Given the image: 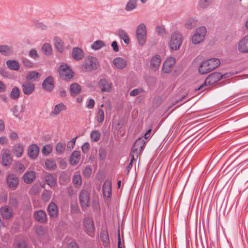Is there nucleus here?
<instances>
[{
    "instance_id": "052dcab7",
    "label": "nucleus",
    "mask_w": 248,
    "mask_h": 248,
    "mask_svg": "<svg viewBox=\"0 0 248 248\" xmlns=\"http://www.w3.org/2000/svg\"><path fill=\"white\" fill-rule=\"evenodd\" d=\"M22 62L25 66L31 67L32 66V63L31 61H30L29 59L26 58H22Z\"/></svg>"
},
{
    "instance_id": "ddd939ff",
    "label": "nucleus",
    "mask_w": 248,
    "mask_h": 248,
    "mask_svg": "<svg viewBox=\"0 0 248 248\" xmlns=\"http://www.w3.org/2000/svg\"><path fill=\"white\" fill-rule=\"evenodd\" d=\"M176 62L175 59L171 57L167 59L163 64L162 71L165 73H170Z\"/></svg>"
},
{
    "instance_id": "a19ab883",
    "label": "nucleus",
    "mask_w": 248,
    "mask_h": 248,
    "mask_svg": "<svg viewBox=\"0 0 248 248\" xmlns=\"http://www.w3.org/2000/svg\"><path fill=\"white\" fill-rule=\"evenodd\" d=\"M73 183L76 187H79L82 184L81 176L79 174H75L73 176Z\"/></svg>"
},
{
    "instance_id": "6e6d98bb",
    "label": "nucleus",
    "mask_w": 248,
    "mask_h": 248,
    "mask_svg": "<svg viewBox=\"0 0 248 248\" xmlns=\"http://www.w3.org/2000/svg\"><path fill=\"white\" fill-rule=\"evenodd\" d=\"M143 92H144V90L142 88H137L131 91L129 93V95L131 96H136Z\"/></svg>"
},
{
    "instance_id": "f8f14e48",
    "label": "nucleus",
    "mask_w": 248,
    "mask_h": 248,
    "mask_svg": "<svg viewBox=\"0 0 248 248\" xmlns=\"http://www.w3.org/2000/svg\"><path fill=\"white\" fill-rule=\"evenodd\" d=\"M42 88L49 92H51L54 87V79L52 76L46 77L42 83Z\"/></svg>"
},
{
    "instance_id": "58836bf2",
    "label": "nucleus",
    "mask_w": 248,
    "mask_h": 248,
    "mask_svg": "<svg viewBox=\"0 0 248 248\" xmlns=\"http://www.w3.org/2000/svg\"><path fill=\"white\" fill-rule=\"evenodd\" d=\"M105 46L104 42L101 40H97L93 43L91 48L93 50H97Z\"/></svg>"
},
{
    "instance_id": "69168bd1",
    "label": "nucleus",
    "mask_w": 248,
    "mask_h": 248,
    "mask_svg": "<svg viewBox=\"0 0 248 248\" xmlns=\"http://www.w3.org/2000/svg\"><path fill=\"white\" fill-rule=\"evenodd\" d=\"M90 144L88 142H85L82 146V151L84 153H87L89 151Z\"/></svg>"
},
{
    "instance_id": "473e14b6",
    "label": "nucleus",
    "mask_w": 248,
    "mask_h": 248,
    "mask_svg": "<svg viewBox=\"0 0 248 248\" xmlns=\"http://www.w3.org/2000/svg\"><path fill=\"white\" fill-rule=\"evenodd\" d=\"M0 53L3 55L7 56L13 53V49L11 46L0 45Z\"/></svg>"
},
{
    "instance_id": "9d476101",
    "label": "nucleus",
    "mask_w": 248,
    "mask_h": 248,
    "mask_svg": "<svg viewBox=\"0 0 248 248\" xmlns=\"http://www.w3.org/2000/svg\"><path fill=\"white\" fill-rule=\"evenodd\" d=\"M98 87L104 92L109 93L112 89V83L108 79L101 78L98 81Z\"/></svg>"
},
{
    "instance_id": "a211bd4d",
    "label": "nucleus",
    "mask_w": 248,
    "mask_h": 248,
    "mask_svg": "<svg viewBox=\"0 0 248 248\" xmlns=\"http://www.w3.org/2000/svg\"><path fill=\"white\" fill-rule=\"evenodd\" d=\"M33 217L36 221L41 223H45L47 218L46 212L42 210L35 212Z\"/></svg>"
},
{
    "instance_id": "2f4dec72",
    "label": "nucleus",
    "mask_w": 248,
    "mask_h": 248,
    "mask_svg": "<svg viewBox=\"0 0 248 248\" xmlns=\"http://www.w3.org/2000/svg\"><path fill=\"white\" fill-rule=\"evenodd\" d=\"M66 108V106L62 103H60L55 106L54 110L51 112V114L54 115H58L62 110H65Z\"/></svg>"
},
{
    "instance_id": "bb28decb",
    "label": "nucleus",
    "mask_w": 248,
    "mask_h": 248,
    "mask_svg": "<svg viewBox=\"0 0 248 248\" xmlns=\"http://www.w3.org/2000/svg\"><path fill=\"white\" fill-rule=\"evenodd\" d=\"M12 161V158L10 155L9 151L8 150H5L2 156V164L3 166H9Z\"/></svg>"
},
{
    "instance_id": "393cba45",
    "label": "nucleus",
    "mask_w": 248,
    "mask_h": 248,
    "mask_svg": "<svg viewBox=\"0 0 248 248\" xmlns=\"http://www.w3.org/2000/svg\"><path fill=\"white\" fill-rule=\"evenodd\" d=\"M45 180L47 184L51 188L55 186L57 184L56 178L52 174L47 173L45 176Z\"/></svg>"
},
{
    "instance_id": "5fc2aeb1",
    "label": "nucleus",
    "mask_w": 248,
    "mask_h": 248,
    "mask_svg": "<svg viewBox=\"0 0 248 248\" xmlns=\"http://www.w3.org/2000/svg\"><path fill=\"white\" fill-rule=\"evenodd\" d=\"M9 204L14 207H16L18 206V201L16 198L14 196H10L9 200Z\"/></svg>"
},
{
    "instance_id": "a18cd8bd",
    "label": "nucleus",
    "mask_w": 248,
    "mask_h": 248,
    "mask_svg": "<svg viewBox=\"0 0 248 248\" xmlns=\"http://www.w3.org/2000/svg\"><path fill=\"white\" fill-rule=\"evenodd\" d=\"M26 244L23 240L16 239L15 240L14 248H26Z\"/></svg>"
},
{
    "instance_id": "4468645a",
    "label": "nucleus",
    "mask_w": 248,
    "mask_h": 248,
    "mask_svg": "<svg viewBox=\"0 0 248 248\" xmlns=\"http://www.w3.org/2000/svg\"><path fill=\"white\" fill-rule=\"evenodd\" d=\"M0 215L5 219H9L14 216L13 210L8 206H5L0 208Z\"/></svg>"
},
{
    "instance_id": "37998d69",
    "label": "nucleus",
    "mask_w": 248,
    "mask_h": 248,
    "mask_svg": "<svg viewBox=\"0 0 248 248\" xmlns=\"http://www.w3.org/2000/svg\"><path fill=\"white\" fill-rule=\"evenodd\" d=\"M42 50L43 53L46 55H49L52 52L51 46L48 43H45L43 45Z\"/></svg>"
},
{
    "instance_id": "c756f323",
    "label": "nucleus",
    "mask_w": 248,
    "mask_h": 248,
    "mask_svg": "<svg viewBox=\"0 0 248 248\" xmlns=\"http://www.w3.org/2000/svg\"><path fill=\"white\" fill-rule=\"evenodd\" d=\"M6 65L11 70L17 71L20 68V65L18 62L16 60H7L6 61Z\"/></svg>"
},
{
    "instance_id": "423d86ee",
    "label": "nucleus",
    "mask_w": 248,
    "mask_h": 248,
    "mask_svg": "<svg viewBox=\"0 0 248 248\" xmlns=\"http://www.w3.org/2000/svg\"><path fill=\"white\" fill-rule=\"evenodd\" d=\"M145 143L144 140L141 138L136 140L132 147L130 155L131 156L133 155L134 157L135 156L138 157L142 152Z\"/></svg>"
},
{
    "instance_id": "4c0bfd02",
    "label": "nucleus",
    "mask_w": 248,
    "mask_h": 248,
    "mask_svg": "<svg viewBox=\"0 0 248 248\" xmlns=\"http://www.w3.org/2000/svg\"><path fill=\"white\" fill-rule=\"evenodd\" d=\"M137 0H129L125 6V10L126 11H131L135 9L137 7Z\"/></svg>"
},
{
    "instance_id": "6e6552de",
    "label": "nucleus",
    "mask_w": 248,
    "mask_h": 248,
    "mask_svg": "<svg viewBox=\"0 0 248 248\" xmlns=\"http://www.w3.org/2000/svg\"><path fill=\"white\" fill-rule=\"evenodd\" d=\"M221 74L219 72H215L209 75L205 79L204 82L198 88V90H202L204 86L207 84H212L221 79Z\"/></svg>"
},
{
    "instance_id": "49530a36",
    "label": "nucleus",
    "mask_w": 248,
    "mask_h": 248,
    "mask_svg": "<svg viewBox=\"0 0 248 248\" xmlns=\"http://www.w3.org/2000/svg\"><path fill=\"white\" fill-rule=\"evenodd\" d=\"M214 0H199V5L202 8H206L210 5Z\"/></svg>"
},
{
    "instance_id": "0eeeda50",
    "label": "nucleus",
    "mask_w": 248,
    "mask_h": 248,
    "mask_svg": "<svg viewBox=\"0 0 248 248\" xmlns=\"http://www.w3.org/2000/svg\"><path fill=\"white\" fill-rule=\"evenodd\" d=\"M58 71L60 77L64 80H69L74 76V73L66 64L61 65Z\"/></svg>"
},
{
    "instance_id": "09e8293b",
    "label": "nucleus",
    "mask_w": 248,
    "mask_h": 248,
    "mask_svg": "<svg viewBox=\"0 0 248 248\" xmlns=\"http://www.w3.org/2000/svg\"><path fill=\"white\" fill-rule=\"evenodd\" d=\"M45 165L48 170H55L56 165L54 161L50 159H47L45 162Z\"/></svg>"
},
{
    "instance_id": "9b49d317",
    "label": "nucleus",
    "mask_w": 248,
    "mask_h": 248,
    "mask_svg": "<svg viewBox=\"0 0 248 248\" xmlns=\"http://www.w3.org/2000/svg\"><path fill=\"white\" fill-rule=\"evenodd\" d=\"M85 232L89 235L93 236L94 232L93 222L92 218L86 217L83 222Z\"/></svg>"
},
{
    "instance_id": "c03bdc74",
    "label": "nucleus",
    "mask_w": 248,
    "mask_h": 248,
    "mask_svg": "<svg viewBox=\"0 0 248 248\" xmlns=\"http://www.w3.org/2000/svg\"><path fill=\"white\" fill-rule=\"evenodd\" d=\"M65 144L62 142H59L56 146V151L57 154L61 155L64 152Z\"/></svg>"
},
{
    "instance_id": "79ce46f5",
    "label": "nucleus",
    "mask_w": 248,
    "mask_h": 248,
    "mask_svg": "<svg viewBox=\"0 0 248 248\" xmlns=\"http://www.w3.org/2000/svg\"><path fill=\"white\" fill-rule=\"evenodd\" d=\"M20 95V90L17 87H14L11 91L10 96V97L13 99L16 100L17 99Z\"/></svg>"
},
{
    "instance_id": "a878e982",
    "label": "nucleus",
    "mask_w": 248,
    "mask_h": 248,
    "mask_svg": "<svg viewBox=\"0 0 248 248\" xmlns=\"http://www.w3.org/2000/svg\"><path fill=\"white\" fill-rule=\"evenodd\" d=\"M80 152L78 151H74L70 158L69 161L71 165H77L80 159Z\"/></svg>"
},
{
    "instance_id": "f03ea898",
    "label": "nucleus",
    "mask_w": 248,
    "mask_h": 248,
    "mask_svg": "<svg viewBox=\"0 0 248 248\" xmlns=\"http://www.w3.org/2000/svg\"><path fill=\"white\" fill-rule=\"evenodd\" d=\"M136 36L140 45L144 46L147 40V30L145 25L140 23L137 27Z\"/></svg>"
},
{
    "instance_id": "774afa93",
    "label": "nucleus",
    "mask_w": 248,
    "mask_h": 248,
    "mask_svg": "<svg viewBox=\"0 0 248 248\" xmlns=\"http://www.w3.org/2000/svg\"><path fill=\"white\" fill-rule=\"evenodd\" d=\"M68 248H79L75 242L72 241L68 245Z\"/></svg>"
},
{
    "instance_id": "680f3d73",
    "label": "nucleus",
    "mask_w": 248,
    "mask_h": 248,
    "mask_svg": "<svg viewBox=\"0 0 248 248\" xmlns=\"http://www.w3.org/2000/svg\"><path fill=\"white\" fill-rule=\"evenodd\" d=\"M12 111L13 112V113L14 115L16 117V118H20L19 116V110H18V107L17 106H15L12 108Z\"/></svg>"
},
{
    "instance_id": "cd10ccee",
    "label": "nucleus",
    "mask_w": 248,
    "mask_h": 248,
    "mask_svg": "<svg viewBox=\"0 0 248 248\" xmlns=\"http://www.w3.org/2000/svg\"><path fill=\"white\" fill-rule=\"evenodd\" d=\"M39 149L36 144H32L29 148L28 154L32 159L36 158L38 155Z\"/></svg>"
},
{
    "instance_id": "7c9ffc66",
    "label": "nucleus",
    "mask_w": 248,
    "mask_h": 248,
    "mask_svg": "<svg viewBox=\"0 0 248 248\" xmlns=\"http://www.w3.org/2000/svg\"><path fill=\"white\" fill-rule=\"evenodd\" d=\"M70 92L72 96H77L81 92V87L80 85L77 83L72 84L70 86Z\"/></svg>"
},
{
    "instance_id": "5701e85b",
    "label": "nucleus",
    "mask_w": 248,
    "mask_h": 248,
    "mask_svg": "<svg viewBox=\"0 0 248 248\" xmlns=\"http://www.w3.org/2000/svg\"><path fill=\"white\" fill-rule=\"evenodd\" d=\"M7 183L10 188H15L18 183V178L15 175L10 174L7 176Z\"/></svg>"
},
{
    "instance_id": "4be33fe9",
    "label": "nucleus",
    "mask_w": 248,
    "mask_h": 248,
    "mask_svg": "<svg viewBox=\"0 0 248 248\" xmlns=\"http://www.w3.org/2000/svg\"><path fill=\"white\" fill-rule=\"evenodd\" d=\"M113 64L118 69H123L127 65L126 60L121 57H116L113 60Z\"/></svg>"
},
{
    "instance_id": "e2e57ef3",
    "label": "nucleus",
    "mask_w": 248,
    "mask_h": 248,
    "mask_svg": "<svg viewBox=\"0 0 248 248\" xmlns=\"http://www.w3.org/2000/svg\"><path fill=\"white\" fill-rule=\"evenodd\" d=\"M106 152L104 149L99 151V158L100 160H103L106 158Z\"/></svg>"
},
{
    "instance_id": "13d9d810",
    "label": "nucleus",
    "mask_w": 248,
    "mask_h": 248,
    "mask_svg": "<svg viewBox=\"0 0 248 248\" xmlns=\"http://www.w3.org/2000/svg\"><path fill=\"white\" fill-rule=\"evenodd\" d=\"M15 168L17 171H19L20 173L22 172L25 170V169L24 165L20 162H17L15 164Z\"/></svg>"
},
{
    "instance_id": "2eb2a0df",
    "label": "nucleus",
    "mask_w": 248,
    "mask_h": 248,
    "mask_svg": "<svg viewBox=\"0 0 248 248\" xmlns=\"http://www.w3.org/2000/svg\"><path fill=\"white\" fill-rule=\"evenodd\" d=\"M238 50L241 53H248V35L245 36L238 42Z\"/></svg>"
},
{
    "instance_id": "b1692460",
    "label": "nucleus",
    "mask_w": 248,
    "mask_h": 248,
    "mask_svg": "<svg viewBox=\"0 0 248 248\" xmlns=\"http://www.w3.org/2000/svg\"><path fill=\"white\" fill-rule=\"evenodd\" d=\"M101 240L102 244L105 248L109 246V239L108 231L106 230H102L100 233Z\"/></svg>"
},
{
    "instance_id": "8fccbe9b",
    "label": "nucleus",
    "mask_w": 248,
    "mask_h": 248,
    "mask_svg": "<svg viewBox=\"0 0 248 248\" xmlns=\"http://www.w3.org/2000/svg\"><path fill=\"white\" fill-rule=\"evenodd\" d=\"M54 41L56 48L59 52H62L63 50V47L61 40L59 38L55 37L54 39Z\"/></svg>"
},
{
    "instance_id": "7ed1b4c3",
    "label": "nucleus",
    "mask_w": 248,
    "mask_h": 248,
    "mask_svg": "<svg viewBox=\"0 0 248 248\" xmlns=\"http://www.w3.org/2000/svg\"><path fill=\"white\" fill-rule=\"evenodd\" d=\"M206 32V28L204 26H201L196 29L192 36V43L194 45L201 43L204 39Z\"/></svg>"
},
{
    "instance_id": "c85d7f7f",
    "label": "nucleus",
    "mask_w": 248,
    "mask_h": 248,
    "mask_svg": "<svg viewBox=\"0 0 248 248\" xmlns=\"http://www.w3.org/2000/svg\"><path fill=\"white\" fill-rule=\"evenodd\" d=\"M36 177L35 172L31 170L27 171L24 175V181L26 184H31Z\"/></svg>"
},
{
    "instance_id": "412c9836",
    "label": "nucleus",
    "mask_w": 248,
    "mask_h": 248,
    "mask_svg": "<svg viewBox=\"0 0 248 248\" xmlns=\"http://www.w3.org/2000/svg\"><path fill=\"white\" fill-rule=\"evenodd\" d=\"M103 192L104 196L109 198L111 195V182L107 180L104 183L103 186Z\"/></svg>"
},
{
    "instance_id": "603ef678",
    "label": "nucleus",
    "mask_w": 248,
    "mask_h": 248,
    "mask_svg": "<svg viewBox=\"0 0 248 248\" xmlns=\"http://www.w3.org/2000/svg\"><path fill=\"white\" fill-rule=\"evenodd\" d=\"M52 146L50 144H47L43 148L42 152L43 155H48L52 152Z\"/></svg>"
},
{
    "instance_id": "bf43d9fd",
    "label": "nucleus",
    "mask_w": 248,
    "mask_h": 248,
    "mask_svg": "<svg viewBox=\"0 0 248 248\" xmlns=\"http://www.w3.org/2000/svg\"><path fill=\"white\" fill-rule=\"evenodd\" d=\"M156 31L158 34L162 36H164L166 34L165 29L161 26H157L156 27Z\"/></svg>"
},
{
    "instance_id": "e433bc0d",
    "label": "nucleus",
    "mask_w": 248,
    "mask_h": 248,
    "mask_svg": "<svg viewBox=\"0 0 248 248\" xmlns=\"http://www.w3.org/2000/svg\"><path fill=\"white\" fill-rule=\"evenodd\" d=\"M40 74L35 71H31L29 72L26 78L29 80L36 81L40 78Z\"/></svg>"
},
{
    "instance_id": "338daca9",
    "label": "nucleus",
    "mask_w": 248,
    "mask_h": 248,
    "mask_svg": "<svg viewBox=\"0 0 248 248\" xmlns=\"http://www.w3.org/2000/svg\"><path fill=\"white\" fill-rule=\"evenodd\" d=\"M131 157H131V159L130 162L128 164V166L126 167L127 174H128L130 170L132 168L133 161L135 160L134 157H133V156H131Z\"/></svg>"
},
{
    "instance_id": "3c124183",
    "label": "nucleus",
    "mask_w": 248,
    "mask_h": 248,
    "mask_svg": "<svg viewBox=\"0 0 248 248\" xmlns=\"http://www.w3.org/2000/svg\"><path fill=\"white\" fill-rule=\"evenodd\" d=\"M91 138L93 141H97L100 138V134L99 131L97 130L93 131L91 133Z\"/></svg>"
},
{
    "instance_id": "6ab92c4d",
    "label": "nucleus",
    "mask_w": 248,
    "mask_h": 248,
    "mask_svg": "<svg viewBox=\"0 0 248 248\" xmlns=\"http://www.w3.org/2000/svg\"><path fill=\"white\" fill-rule=\"evenodd\" d=\"M161 57L159 55L153 57L150 61V68L155 71L157 70L161 63Z\"/></svg>"
},
{
    "instance_id": "39448f33",
    "label": "nucleus",
    "mask_w": 248,
    "mask_h": 248,
    "mask_svg": "<svg viewBox=\"0 0 248 248\" xmlns=\"http://www.w3.org/2000/svg\"><path fill=\"white\" fill-rule=\"evenodd\" d=\"M183 42L182 35L177 32L173 33L170 37L169 43L170 49L173 50H178Z\"/></svg>"
},
{
    "instance_id": "f704fd0d",
    "label": "nucleus",
    "mask_w": 248,
    "mask_h": 248,
    "mask_svg": "<svg viewBox=\"0 0 248 248\" xmlns=\"http://www.w3.org/2000/svg\"><path fill=\"white\" fill-rule=\"evenodd\" d=\"M118 34L120 38L124 41L125 44H128L129 43V39L128 35L124 30L119 29L118 31Z\"/></svg>"
},
{
    "instance_id": "f3484780",
    "label": "nucleus",
    "mask_w": 248,
    "mask_h": 248,
    "mask_svg": "<svg viewBox=\"0 0 248 248\" xmlns=\"http://www.w3.org/2000/svg\"><path fill=\"white\" fill-rule=\"evenodd\" d=\"M23 93L26 95L31 94L35 89L34 84L29 81H26L22 85Z\"/></svg>"
},
{
    "instance_id": "de8ad7c7",
    "label": "nucleus",
    "mask_w": 248,
    "mask_h": 248,
    "mask_svg": "<svg viewBox=\"0 0 248 248\" xmlns=\"http://www.w3.org/2000/svg\"><path fill=\"white\" fill-rule=\"evenodd\" d=\"M52 192L47 190H45L42 194V199L44 202H48L51 198Z\"/></svg>"
},
{
    "instance_id": "1a4fd4ad",
    "label": "nucleus",
    "mask_w": 248,
    "mask_h": 248,
    "mask_svg": "<svg viewBox=\"0 0 248 248\" xmlns=\"http://www.w3.org/2000/svg\"><path fill=\"white\" fill-rule=\"evenodd\" d=\"M79 198L81 206L83 209L90 206V196L87 190H82L79 195Z\"/></svg>"
},
{
    "instance_id": "4d7b16f0",
    "label": "nucleus",
    "mask_w": 248,
    "mask_h": 248,
    "mask_svg": "<svg viewBox=\"0 0 248 248\" xmlns=\"http://www.w3.org/2000/svg\"><path fill=\"white\" fill-rule=\"evenodd\" d=\"M29 55L33 60H37L39 58V55L35 49H31L29 52Z\"/></svg>"
},
{
    "instance_id": "dca6fc26",
    "label": "nucleus",
    "mask_w": 248,
    "mask_h": 248,
    "mask_svg": "<svg viewBox=\"0 0 248 248\" xmlns=\"http://www.w3.org/2000/svg\"><path fill=\"white\" fill-rule=\"evenodd\" d=\"M71 55L72 58L76 61H80L84 57L83 50L78 47H75L72 49Z\"/></svg>"
},
{
    "instance_id": "0e129e2a",
    "label": "nucleus",
    "mask_w": 248,
    "mask_h": 248,
    "mask_svg": "<svg viewBox=\"0 0 248 248\" xmlns=\"http://www.w3.org/2000/svg\"><path fill=\"white\" fill-rule=\"evenodd\" d=\"M92 173V170L90 168H86L83 171V174L85 177H89Z\"/></svg>"
},
{
    "instance_id": "aec40b11",
    "label": "nucleus",
    "mask_w": 248,
    "mask_h": 248,
    "mask_svg": "<svg viewBox=\"0 0 248 248\" xmlns=\"http://www.w3.org/2000/svg\"><path fill=\"white\" fill-rule=\"evenodd\" d=\"M47 212L50 217H56L58 215V210L57 205L53 202H51L47 207Z\"/></svg>"
},
{
    "instance_id": "72a5a7b5",
    "label": "nucleus",
    "mask_w": 248,
    "mask_h": 248,
    "mask_svg": "<svg viewBox=\"0 0 248 248\" xmlns=\"http://www.w3.org/2000/svg\"><path fill=\"white\" fill-rule=\"evenodd\" d=\"M23 151V147L22 145L17 143L14 146L13 152L16 157H19L22 155Z\"/></svg>"
},
{
    "instance_id": "ea45409f",
    "label": "nucleus",
    "mask_w": 248,
    "mask_h": 248,
    "mask_svg": "<svg viewBox=\"0 0 248 248\" xmlns=\"http://www.w3.org/2000/svg\"><path fill=\"white\" fill-rule=\"evenodd\" d=\"M197 25V21L194 18H190L185 23V27L189 30L192 29Z\"/></svg>"
},
{
    "instance_id": "20e7f679",
    "label": "nucleus",
    "mask_w": 248,
    "mask_h": 248,
    "mask_svg": "<svg viewBox=\"0 0 248 248\" xmlns=\"http://www.w3.org/2000/svg\"><path fill=\"white\" fill-rule=\"evenodd\" d=\"M99 66L98 60L94 57L89 56L86 58L83 67L86 71H92L97 69Z\"/></svg>"
},
{
    "instance_id": "864d4df0",
    "label": "nucleus",
    "mask_w": 248,
    "mask_h": 248,
    "mask_svg": "<svg viewBox=\"0 0 248 248\" xmlns=\"http://www.w3.org/2000/svg\"><path fill=\"white\" fill-rule=\"evenodd\" d=\"M97 121L100 123H102L104 120V113L102 109L99 108L98 110V112L96 116Z\"/></svg>"
},
{
    "instance_id": "c9c22d12",
    "label": "nucleus",
    "mask_w": 248,
    "mask_h": 248,
    "mask_svg": "<svg viewBox=\"0 0 248 248\" xmlns=\"http://www.w3.org/2000/svg\"><path fill=\"white\" fill-rule=\"evenodd\" d=\"M35 232L40 237H43L47 234V230L42 226H36L35 228Z\"/></svg>"
},
{
    "instance_id": "f257e3e1",
    "label": "nucleus",
    "mask_w": 248,
    "mask_h": 248,
    "mask_svg": "<svg viewBox=\"0 0 248 248\" xmlns=\"http://www.w3.org/2000/svg\"><path fill=\"white\" fill-rule=\"evenodd\" d=\"M220 64V60L217 58H211L203 62L200 65L199 71L203 75L213 71Z\"/></svg>"
}]
</instances>
